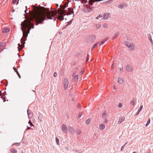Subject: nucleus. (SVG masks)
<instances>
[{
    "mask_svg": "<svg viewBox=\"0 0 153 153\" xmlns=\"http://www.w3.org/2000/svg\"><path fill=\"white\" fill-rule=\"evenodd\" d=\"M127 6L128 5L125 2L119 3L117 4V7L120 9L126 8Z\"/></svg>",
    "mask_w": 153,
    "mask_h": 153,
    "instance_id": "20e7f679",
    "label": "nucleus"
},
{
    "mask_svg": "<svg viewBox=\"0 0 153 153\" xmlns=\"http://www.w3.org/2000/svg\"><path fill=\"white\" fill-rule=\"evenodd\" d=\"M57 76V73L56 72H55L53 74V76Z\"/></svg>",
    "mask_w": 153,
    "mask_h": 153,
    "instance_id": "37998d69",
    "label": "nucleus"
},
{
    "mask_svg": "<svg viewBox=\"0 0 153 153\" xmlns=\"http://www.w3.org/2000/svg\"><path fill=\"white\" fill-rule=\"evenodd\" d=\"M135 103V102L134 101V100H132L131 101V105H133Z\"/></svg>",
    "mask_w": 153,
    "mask_h": 153,
    "instance_id": "58836bf2",
    "label": "nucleus"
},
{
    "mask_svg": "<svg viewBox=\"0 0 153 153\" xmlns=\"http://www.w3.org/2000/svg\"><path fill=\"white\" fill-rule=\"evenodd\" d=\"M28 116L29 118H31L33 116V114L31 111H27Z\"/></svg>",
    "mask_w": 153,
    "mask_h": 153,
    "instance_id": "dca6fc26",
    "label": "nucleus"
},
{
    "mask_svg": "<svg viewBox=\"0 0 153 153\" xmlns=\"http://www.w3.org/2000/svg\"><path fill=\"white\" fill-rule=\"evenodd\" d=\"M10 30L9 28H5L3 29L2 32L3 33H7L9 32Z\"/></svg>",
    "mask_w": 153,
    "mask_h": 153,
    "instance_id": "a211bd4d",
    "label": "nucleus"
},
{
    "mask_svg": "<svg viewBox=\"0 0 153 153\" xmlns=\"http://www.w3.org/2000/svg\"><path fill=\"white\" fill-rule=\"evenodd\" d=\"M32 25V27H31V28H34V25Z\"/></svg>",
    "mask_w": 153,
    "mask_h": 153,
    "instance_id": "864d4df0",
    "label": "nucleus"
},
{
    "mask_svg": "<svg viewBox=\"0 0 153 153\" xmlns=\"http://www.w3.org/2000/svg\"><path fill=\"white\" fill-rule=\"evenodd\" d=\"M133 153H137L136 152H133Z\"/></svg>",
    "mask_w": 153,
    "mask_h": 153,
    "instance_id": "e2e57ef3",
    "label": "nucleus"
},
{
    "mask_svg": "<svg viewBox=\"0 0 153 153\" xmlns=\"http://www.w3.org/2000/svg\"><path fill=\"white\" fill-rule=\"evenodd\" d=\"M107 115V113L106 112H105L103 113L102 114V117H106V115Z\"/></svg>",
    "mask_w": 153,
    "mask_h": 153,
    "instance_id": "473e14b6",
    "label": "nucleus"
},
{
    "mask_svg": "<svg viewBox=\"0 0 153 153\" xmlns=\"http://www.w3.org/2000/svg\"><path fill=\"white\" fill-rule=\"evenodd\" d=\"M72 76H79V75L77 74L76 72L75 71L73 73Z\"/></svg>",
    "mask_w": 153,
    "mask_h": 153,
    "instance_id": "cd10ccee",
    "label": "nucleus"
},
{
    "mask_svg": "<svg viewBox=\"0 0 153 153\" xmlns=\"http://www.w3.org/2000/svg\"><path fill=\"white\" fill-rule=\"evenodd\" d=\"M65 8V7H64L63 8V10H64Z\"/></svg>",
    "mask_w": 153,
    "mask_h": 153,
    "instance_id": "bf43d9fd",
    "label": "nucleus"
},
{
    "mask_svg": "<svg viewBox=\"0 0 153 153\" xmlns=\"http://www.w3.org/2000/svg\"><path fill=\"white\" fill-rule=\"evenodd\" d=\"M16 145L17 146H19L20 145V144L19 143H17L16 144Z\"/></svg>",
    "mask_w": 153,
    "mask_h": 153,
    "instance_id": "3c124183",
    "label": "nucleus"
},
{
    "mask_svg": "<svg viewBox=\"0 0 153 153\" xmlns=\"http://www.w3.org/2000/svg\"><path fill=\"white\" fill-rule=\"evenodd\" d=\"M96 19L100 20H101V19H103V18H102V15L101 14H100L98 16L96 17Z\"/></svg>",
    "mask_w": 153,
    "mask_h": 153,
    "instance_id": "4be33fe9",
    "label": "nucleus"
},
{
    "mask_svg": "<svg viewBox=\"0 0 153 153\" xmlns=\"http://www.w3.org/2000/svg\"><path fill=\"white\" fill-rule=\"evenodd\" d=\"M102 26L104 28H107L108 27V25L106 23H103L102 25Z\"/></svg>",
    "mask_w": 153,
    "mask_h": 153,
    "instance_id": "a878e982",
    "label": "nucleus"
},
{
    "mask_svg": "<svg viewBox=\"0 0 153 153\" xmlns=\"http://www.w3.org/2000/svg\"><path fill=\"white\" fill-rule=\"evenodd\" d=\"M5 42H0V49H1L3 47L5 46Z\"/></svg>",
    "mask_w": 153,
    "mask_h": 153,
    "instance_id": "aec40b11",
    "label": "nucleus"
},
{
    "mask_svg": "<svg viewBox=\"0 0 153 153\" xmlns=\"http://www.w3.org/2000/svg\"><path fill=\"white\" fill-rule=\"evenodd\" d=\"M96 27L98 29H99L101 27V25L100 24H97L96 25Z\"/></svg>",
    "mask_w": 153,
    "mask_h": 153,
    "instance_id": "4c0bfd02",
    "label": "nucleus"
},
{
    "mask_svg": "<svg viewBox=\"0 0 153 153\" xmlns=\"http://www.w3.org/2000/svg\"><path fill=\"white\" fill-rule=\"evenodd\" d=\"M143 108V106L142 105H141L140 106L139 109L138 110V112H140V111L142 110V109Z\"/></svg>",
    "mask_w": 153,
    "mask_h": 153,
    "instance_id": "2f4dec72",
    "label": "nucleus"
},
{
    "mask_svg": "<svg viewBox=\"0 0 153 153\" xmlns=\"http://www.w3.org/2000/svg\"><path fill=\"white\" fill-rule=\"evenodd\" d=\"M84 70H82L80 72H79V76H81L83 73Z\"/></svg>",
    "mask_w": 153,
    "mask_h": 153,
    "instance_id": "e433bc0d",
    "label": "nucleus"
},
{
    "mask_svg": "<svg viewBox=\"0 0 153 153\" xmlns=\"http://www.w3.org/2000/svg\"><path fill=\"white\" fill-rule=\"evenodd\" d=\"M62 130L63 132L65 133H68L67 126L66 125L63 124L62 126Z\"/></svg>",
    "mask_w": 153,
    "mask_h": 153,
    "instance_id": "0eeeda50",
    "label": "nucleus"
},
{
    "mask_svg": "<svg viewBox=\"0 0 153 153\" xmlns=\"http://www.w3.org/2000/svg\"><path fill=\"white\" fill-rule=\"evenodd\" d=\"M139 113H140V112H138V111H137V114H139Z\"/></svg>",
    "mask_w": 153,
    "mask_h": 153,
    "instance_id": "6e6d98bb",
    "label": "nucleus"
},
{
    "mask_svg": "<svg viewBox=\"0 0 153 153\" xmlns=\"http://www.w3.org/2000/svg\"><path fill=\"white\" fill-rule=\"evenodd\" d=\"M91 122V120L90 119H88L86 120V123L87 125H88Z\"/></svg>",
    "mask_w": 153,
    "mask_h": 153,
    "instance_id": "c756f323",
    "label": "nucleus"
},
{
    "mask_svg": "<svg viewBox=\"0 0 153 153\" xmlns=\"http://www.w3.org/2000/svg\"><path fill=\"white\" fill-rule=\"evenodd\" d=\"M125 45L129 48H130L131 49H132V47L131 44L129 42L126 41L124 42Z\"/></svg>",
    "mask_w": 153,
    "mask_h": 153,
    "instance_id": "9b49d317",
    "label": "nucleus"
},
{
    "mask_svg": "<svg viewBox=\"0 0 153 153\" xmlns=\"http://www.w3.org/2000/svg\"><path fill=\"white\" fill-rule=\"evenodd\" d=\"M108 39V38L107 37L105 38L100 43V46H101L102 44H103Z\"/></svg>",
    "mask_w": 153,
    "mask_h": 153,
    "instance_id": "2eb2a0df",
    "label": "nucleus"
},
{
    "mask_svg": "<svg viewBox=\"0 0 153 153\" xmlns=\"http://www.w3.org/2000/svg\"><path fill=\"white\" fill-rule=\"evenodd\" d=\"M99 129L101 130H103L105 128V125L103 123L100 124L99 126Z\"/></svg>",
    "mask_w": 153,
    "mask_h": 153,
    "instance_id": "4468645a",
    "label": "nucleus"
},
{
    "mask_svg": "<svg viewBox=\"0 0 153 153\" xmlns=\"http://www.w3.org/2000/svg\"><path fill=\"white\" fill-rule=\"evenodd\" d=\"M79 69V67H77V68H75V71H76L78 70Z\"/></svg>",
    "mask_w": 153,
    "mask_h": 153,
    "instance_id": "a18cd8bd",
    "label": "nucleus"
},
{
    "mask_svg": "<svg viewBox=\"0 0 153 153\" xmlns=\"http://www.w3.org/2000/svg\"><path fill=\"white\" fill-rule=\"evenodd\" d=\"M26 8H27V6H26ZM27 9H26V10L25 11V13L26 14L28 13L27 12Z\"/></svg>",
    "mask_w": 153,
    "mask_h": 153,
    "instance_id": "c03bdc74",
    "label": "nucleus"
},
{
    "mask_svg": "<svg viewBox=\"0 0 153 153\" xmlns=\"http://www.w3.org/2000/svg\"><path fill=\"white\" fill-rule=\"evenodd\" d=\"M123 106V105L122 103H119L118 105V107L119 108H121Z\"/></svg>",
    "mask_w": 153,
    "mask_h": 153,
    "instance_id": "c9c22d12",
    "label": "nucleus"
},
{
    "mask_svg": "<svg viewBox=\"0 0 153 153\" xmlns=\"http://www.w3.org/2000/svg\"><path fill=\"white\" fill-rule=\"evenodd\" d=\"M28 123L30 124L29 126H27V129H26V130L27 129L28 130L30 129H32L33 128H34V126L33 125L32 123L30 120H29Z\"/></svg>",
    "mask_w": 153,
    "mask_h": 153,
    "instance_id": "6e6552de",
    "label": "nucleus"
},
{
    "mask_svg": "<svg viewBox=\"0 0 153 153\" xmlns=\"http://www.w3.org/2000/svg\"><path fill=\"white\" fill-rule=\"evenodd\" d=\"M118 82L120 84H122L123 82V80L121 77H119L118 79Z\"/></svg>",
    "mask_w": 153,
    "mask_h": 153,
    "instance_id": "412c9836",
    "label": "nucleus"
},
{
    "mask_svg": "<svg viewBox=\"0 0 153 153\" xmlns=\"http://www.w3.org/2000/svg\"><path fill=\"white\" fill-rule=\"evenodd\" d=\"M14 11H15V10H13V11H12V12H13Z\"/></svg>",
    "mask_w": 153,
    "mask_h": 153,
    "instance_id": "13d9d810",
    "label": "nucleus"
},
{
    "mask_svg": "<svg viewBox=\"0 0 153 153\" xmlns=\"http://www.w3.org/2000/svg\"><path fill=\"white\" fill-rule=\"evenodd\" d=\"M126 70L128 72H131L132 71V68L131 66L129 65H126Z\"/></svg>",
    "mask_w": 153,
    "mask_h": 153,
    "instance_id": "9d476101",
    "label": "nucleus"
},
{
    "mask_svg": "<svg viewBox=\"0 0 153 153\" xmlns=\"http://www.w3.org/2000/svg\"><path fill=\"white\" fill-rule=\"evenodd\" d=\"M94 48H93V47H92V48L91 50V51H92L93 50H94Z\"/></svg>",
    "mask_w": 153,
    "mask_h": 153,
    "instance_id": "4d7b16f0",
    "label": "nucleus"
},
{
    "mask_svg": "<svg viewBox=\"0 0 153 153\" xmlns=\"http://www.w3.org/2000/svg\"><path fill=\"white\" fill-rule=\"evenodd\" d=\"M123 149V146L121 148V151H122V150Z\"/></svg>",
    "mask_w": 153,
    "mask_h": 153,
    "instance_id": "8fccbe9b",
    "label": "nucleus"
},
{
    "mask_svg": "<svg viewBox=\"0 0 153 153\" xmlns=\"http://www.w3.org/2000/svg\"><path fill=\"white\" fill-rule=\"evenodd\" d=\"M105 121L107 122V119L105 120Z\"/></svg>",
    "mask_w": 153,
    "mask_h": 153,
    "instance_id": "680f3d73",
    "label": "nucleus"
},
{
    "mask_svg": "<svg viewBox=\"0 0 153 153\" xmlns=\"http://www.w3.org/2000/svg\"><path fill=\"white\" fill-rule=\"evenodd\" d=\"M56 141L57 143V144L58 145L59 144V139L57 137H56Z\"/></svg>",
    "mask_w": 153,
    "mask_h": 153,
    "instance_id": "f704fd0d",
    "label": "nucleus"
},
{
    "mask_svg": "<svg viewBox=\"0 0 153 153\" xmlns=\"http://www.w3.org/2000/svg\"><path fill=\"white\" fill-rule=\"evenodd\" d=\"M78 77H71V79L73 82H75L78 79Z\"/></svg>",
    "mask_w": 153,
    "mask_h": 153,
    "instance_id": "5701e85b",
    "label": "nucleus"
},
{
    "mask_svg": "<svg viewBox=\"0 0 153 153\" xmlns=\"http://www.w3.org/2000/svg\"><path fill=\"white\" fill-rule=\"evenodd\" d=\"M31 24L30 22H29L27 23L26 21L24 23L23 25V27L22 23L21 24V30L22 32L24 37L25 38L27 36L28 34L30 32V30Z\"/></svg>",
    "mask_w": 153,
    "mask_h": 153,
    "instance_id": "f03ea898",
    "label": "nucleus"
},
{
    "mask_svg": "<svg viewBox=\"0 0 153 153\" xmlns=\"http://www.w3.org/2000/svg\"><path fill=\"white\" fill-rule=\"evenodd\" d=\"M19 0H18V2H17V4H17L19 3Z\"/></svg>",
    "mask_w": 153,
    "mask_h": 153,
    "instance_id": "052dcab7",
    "label": "nucleus"
},
{
    "mask_svg": "<svg viewBox=\"0 0 153 153\" xmlns=\"http://www.w3.org/2000/svg\"><path fill=\"white\" fill-rule=\"evenodd\" d=\"M73 9H71V8H70L69 10V15H71L72 13H74V12H73Z\"/></svg>",
    "mask_w": 153,
    "mask_h": 153,
    "instance_id": "bb28decb",
    "label": "nucleus"
},
{
    "mask_svg": "<svg viewBox=\"0 0 153 153\" xmlns=\"http://www.w3.org/2000/svg\"><path fill=\"white\" fill-rule=\"evenodd\" d=\"M82 115V113H79V118L81 117Z\"/></svg>",
    "mask_w": 153,
    "mask_h": 153,
    "instance_id": "49530a36",
    "label": "nucleus"
},
{
    "mask_svg": "<svg viewBox=\"0 0 153 153\" xmlns=\"http://www.w3.org/2000/svg\"><path fill=\"white\" fill-rule=\"evenodd\" d=\"M89 55L88 54L86 58V62H87L89 60Z\"/></svg>",
    "mask_w": 153,
    "mask_h": 153,
    "instance_id": "a19ab883",
    "label": "nucleus"
},
{
    "mask_svg": "<svg viewBox=\"0 0 153 153\" xmlns=\"http://www.w3.org/2000/svg\"><path fill=\"white\" fill-rule=\"evenodd\" d=\"M133 49H134V48H132V50H133Z\"/></svg>",
    "mask_w": 153,
    "mask_h": 153,
    "instance_id": "0e129e2a",
    "label": "nucleus"
},
{
    "mask_svg": "<svg viewBox=\"0 0 153 153\" xmlns=\"http://www.w3.org/2000/svg\"><path fill=\"white\" fill-rule=\"evenodd\" d=\"M114 89H116V88L115 86H114Z\"/></svg>",
    "mask_w": 153,
    "mask_h": 153,
    "instance_id": "5fc2aeb1",
    "label": "nucleus"
},
{
    "mask_svg": "<svg viewBox=\"0 0 153 153\" xmlns=\"http://www.w3.org/2000/svg\"><path fill=\"white\" fill-rule=\"evenodd\" d=\"M82 133V131L79 130H77L76 131V133L77 134L79 135Z\"/></svg>",
    "mask_w": 153,
    "mask_h": 153,
    "instance_id": "7c9ffc66",
    "label": "nucleus"
},
{
    "mask_svg": "<svg viewBox=\"0 0 153 153\" xmlns=\"http://www.w3.org/2000/svg\"><path fill=\"white\" fill-rule=\"evenodd\" d=\"M33 11H29L30 15L28 16L26 21L28 23L30 22L31 25H34V24L32 21H35L36 25H38L39 24H43L45 20L53 19L54 21L56 18L49 10V8H45L43 7H38L34 5L32 6Z\"/></svg>",
    "mask_w": 153,
    "mask_h": 153,
    "instance_id": "f257e3e1",
    "label": "nucleus"
},
{
    "mask_svg": "<svg viewBox=\"0 0 153 153\" xmlns=\"http://www.w3.org/2000/svg\"><path fill=\"white\" fill-rule=\"evenodd\" d=\"M119 34V33L118 32H116L114 34V36L112 38V39L114 40L117 37Z\"/></svg>",
    "mask_w": 153,
    "mask_h": 153,
    "instance_id": "b1692460",
    "label": "nucleus"
},
{
    "mask_svg": "<svg viewBox=\"0 0 153 153\" xmlns=\"http://www.w3.org/2000/svg\"><path fill=\"white\" fill-rule=\"evenodd\" d=\"M26 39V38H25L24 37H22L21 39V44L20 43L18 44V48L19 50H21L24 47V44L25 43V41Z\"/></svg>",
    "mask_w": 153,
    "mask_h": 153,
    "instance_id": "7ed1b4c3",
    "label": "nucleus"
},
{
    "mask_svg": "<svg viewBox=\"0 0 153 153\" xmlns=\"http://www.w3.org/2000/svg\"><path fill=\"white\" fill-rule=\"evenodd\" d=\"M65 15L63 12H62L59 16V18L62 21L64 19V16Z\"/></svg>",
    "mask_w": 153,
    "mask_h": 153,
    "instance_id": "f8f14e48",
    "label": "nucleus"
},
{
    "mask_svg": "<svg viewBox=\"0 0 153 153\" xmlns=\"http://www.w3.org/2000/svg\"><path fill=\"white\" fill-rule=\"evenodd\" d=\"M4 49H5V48H3V49H2V50H0V53Z\"/></svg>",
    "mask_w": 153,
    "mask_h": 153,
    "instance_id": "603ef678",
    "label": "nucleus"
},
{
    "mask_svg": "<svg viewBox=\"0 0 153 153\" xmlns=\"http://www.w3.org/2000/svg\"><path fill=\"white\" fill-rule=\"evenodd\" d=\"M148 38L150 41V42L152 44V46H153V42L152 39L151 35L150 34H149L148 35Z\"/></svg>",
    "mask_w": 153,
    "mask_h": 153,
    "instance_id": "f3484780",
    "label": "nucleus"
},
{
    "mask_svg": "<svg viewBox=\"0 0 153 153\" xmlns=\"http://www.w3.org/2000/svg\"><path fill=\"white\" fill-rule=\"evenodd\" d=\"M16 0H13L12 1V2L13 4H16Z\"/></svg>",
    "mask_w": 153,
    "mask_h": 153,
    "instance_id": "79ce46f5",
    "label": "nucleus"
},
{
    "mask_svg": "<svg viewBox=\"0 0 153 153\" xmlns=\"http://www.w3.org/2000/svg\"><path fill=\"white\" fill-rule=\"evenodd\" d=\"M16 73L17 74L18 76H19V77L21 76L18 73V71H17V72H16Z\"/></svg>",
    "mask_w": 153,
    "mask_h": 153,
    "instance_id": "de8ad7c7",
    "label": "nucleus"
},
{
    "mask_svg": "<svg viewBox=\"0 0 153 153\" xmlns=\"http://www.w3.org/2000/svg\"><path fill=\"white\" fill-rule=\"evenodd\" d=\"M68 83V79L67 78H65L64 79L63 83V88L65 90L67 88Z\"/></svg>",
    "mask_w": 153,
    "mask_h": 153,
    "instance_id": "39448f33",
    "label": "nucleus"
},
{
    "mask_svg": "<svg viewBox=\"0 0 153 153\" xmlns=\"http://www.w3.org/2000/svg\"><path fill=\"white\" fill-rule=\"evenodd\" d=\"M93 9V8L91 7L90 6H86V8L83 10L84 12L88 13L90 12L91 11V10Z\"/></svg>",
    "mask_w": 153,
    "mask_h": 153,
    "instance_id": "423d86ee",
    "label": "nucleus"
},
{
    "mask_svg": "<svg viewBox=\"0 0 153 153\" xmlns=\"http://www.w3.org/2000/svg\"><path fill=\"white\" fill-rule=\"evenodd\" d=\"M109 14L108 13H105L103 17V19H104L105 20L108 19L109 18Z\"/></svg>",
    "mask_w": 153,
    "mask_h": 153,
    "instance_id": "ddd939ff",
    "label": "nucleus"
},
{
    "mask_svg": "<svg viewBox=\"0 0 153 153\" xmlns=\"http://www.w3.org/2000/svg\"><path fill=\"white\" fill-rule=\"evenodd\" d=\"M124 119L125 118L123 117H120L119 119L118 123L119 124H120L124 120Z\"/></svg>",
    "mask_w": 153,
    "mask_h": 153,
    "instance_id": "6ab92c4d",
    "label": "nucleus"
},
{
    "mask_svg": "<svg viewBox=\"0 0 153 153\" xmlns=\"http://www.w3.org/2000/svg\"><path fill=\"white\" fill-rule=\"evenodd\" d=\"M91 38L92 40H94L95 39L96 36L95 35H92L91 36Z\"/></svg>",
    "mask_w": 153,
    "mask_h": 153,
    "instance_id": "c85d7f7f",
    "label": "nucleus"
},
{
    "mask_svg": "<svg viewBox=\"0 0 153 153\" xmlns=\"http://www.w3.org/2000/svg\"><path fill=\"white\" fill-rule=\"evenodd\" d=\"M150 119H149V120L147 121L146 124V126H147L150 123Z\"/></svg>",
    "mask_w": 153,
    "mask_h": 153,
    "instance_id": "72a5a7b5",
    "label": "nucleus"
},
{
    "mask_svg": "<svg viewBox=\"0 0 153 153\" xmlns=\"http://www.w3.org/2000/svg\"><path fill=\"white\" fill-rule=\"evenodd\" d=\"M68 130L69 132L71 134H74V129L73 127L69 126L68 127Z\"/></svg>",
    "mask_w": 153,
    "mask_h": 153,
    "instance_id": "1a4fd4ad",
    "label": "nucleus"
},
{
    "mask_svg": "<svg viewBox=\"0 0 153 153\" xmlns=\"http://www.w3.org/2000/svg\"><path fill=\"white\" fill-rule=\"evenodd\" d=\"M123 67H121V68H120V71H123Z\"/></svg>",
    "mask_w": 153,
    "mask_h": 153,
    "instance_id": "09e8293b",
    "label": "nucleus"
},
{
    "mask_svg": "<svg viewBox=\"0 0 153 153\" xmlns=\"http://www.w3.org/2000/svg\"><path fill=\"white\" fill-rule=\"evenodd\" d=\"M10 151L11 152L14 153H16L17 152L15 149L13 148L11 149L10 150Z\"/></svg>",
    "mask_w": 153,
    "mask_h": 153,
    "instance_id": "393cba45",
    "label": "nucleus"
},
{
    "mask_svg": "<svg viewBox=\"0 0 153 153\" xmlns=\"http://www.w3.org/2000/svg\"><path fill=\"white\" fill-rule=\"evenodd\" d=\"M98 44V42L97 43L95 44L93 46V48H95L97 46V44Z\"/></svg>",
    "mask_w": 153,
    "mask_h": 153,
    "instance_id": "ea45409f",
    "label": "nucleus"
}]
</instances>
